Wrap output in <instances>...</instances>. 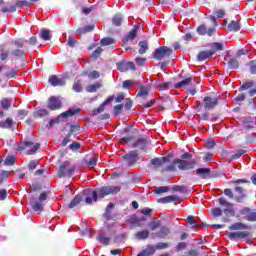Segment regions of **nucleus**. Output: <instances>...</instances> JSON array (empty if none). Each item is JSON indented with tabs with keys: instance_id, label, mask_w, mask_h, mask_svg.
<instances>
[{
	"instance_id": "nucleus-25",
	"label": "nucleus",
	"mask_w": 256,
	"mask_h": 256,
	"mask_svg": "<svg viewBox=\"0 0 256 256\" xmlns=\"http://www.w3.org/2000/svg\"><path fill=\"white\" fill-rule=\"evenodd\" d=\"M114 209H115V204L109 203L103 214L104 219H106L107 221H111V219H113V215H111V211Z\"/></svg>"
},
{
	"instance_id": "nucleus-55",
	"label": "nucleus",
	"mask_w": 256,
	"mask_h": 256,
	"mask_svg": "<svg viewBox=\"0 0 256 256\" xmlns=\"http://www.w3.org/2000/svg\"><path fill=\"white\" fill-rule=\"evenodd\" d=\"M196 31L198 35H207V26L205 24L199 25Z\"/></svg>"
},
{
	"instance_id": "nucleus-6",
	"label": "nucleus",
	"mask_w": 256,
	"mask_h": 256,
	"mask_svg": "<svg viewBox=\"0 0 256 256\" xmlns=\"http://www.w3.org/2000/svg\"><path fill=\"white\" fill-rule=\"evenodd\" d=\"M70 162L65 161L62 165H60L58 170V177L61 179L62 177H72V175H75V171H77L76 166H72L69 168Z\"/></svg>"
},
{
	"instance_id": "nucleus-22",
	"label": "nucleus",
	"mask_w": 256,
	"mask_h": 256,
	"mask_svg": "<svg viewBox=\"0 0 256 256\" xmlns=\"http://www.w3.org/2000/svg\"><path fill=\"white\" fill-rule=\"evenodd\" d=\"M49 83L52 84L53 87H63V85H65V80L57 77V75H51L49 77Z\"/></svg>"
},
{
	"instance_id": "nucleus-36",
	"label": "nucleus",
	"mask_w": 256,
	"mask_h": 256,
	"mask_svg": "<svg viewBox=\"0 0 256 256\" xmlns=\"http://www.w3.org/2000/svg\"><path fill=\"white\" fill-rule=\"evenodd\" d=\"M98 89H101V84L99 82H95L86 87L87 93H96Z\"/></svg>"
},
{
	"instance_id": "nucleus-13",
	"label": "nucleus",
	"mask_w": 256,
	"mask_h": 256,
	"mask_svg": "<svg viewBox=\"0 0 256 256\" xmlns=\"http://www.w3.org/2000/svg\"><path fill=\"white\" fill-rule=\"evenodd\" d=\"M48 109L50 111H57L63 107V104L61 102V99H59L57 96H51L48 99V104H47Z\"/></svg>"
},
{
	"instance_id": "nucleus-14",
	"label": "nucleus",
	"mask_w": 256,
	"mask_h": 256,
	"mask_svg": "<svg viewBox=\"0 0 256 256\" xmlns=\"http://www.w3.org/2000/svg\"><path fill=\"white\" fill-rule=\"evenodd\" d=\"M117 69L118 71H121V73H125L127 71H135V63L122 61L117 64Z\"/></svg>"
},
{
	"instance_id": "nucleus-4",
	"label": "nucleus",
	"mask_w": 256,
	"mask_h": 256,
	"mask_svg": "<svg viewBox=\"0 0 256 256\" xmlns=\"http://www.w3.org/2000/svg\"><path fill=\"white\" fill-rule=\"evenodd\" d=\"M210 213L212 217H221V215H223L224 213V215L226 216L222 219L224 223H229L228 217H235V210L233 208H225L222 210L219 207H215L211 209Z\"/></svg>"
},
{
	"instance_id": "nucleus-29",
	"label": "nucleus",
	"mask_w": 256,
	"mask_h": 256,
	"mask_svg": "<svg viewBox=\"0 0 256 256\" xmlns=\"http://www.w3.org/2000/svg\"><path fill=\"white\" fill-rule=\"evenodd\" d=\"M149 230L144 229L135 234V238L138 239V241H145V239H149Z\"/></svg>"
},
{
	"instance_id": "nucleus-11",
	"label": "nucleus",
	"mask_w": 256,
	"mask_h": 256,
	"mask_svg": "<svg viewBox=\"0 0 256 256\" xmlns=\"http://www.w3.org/2000/svg\"><path fill=\"white\" fill-rule=\"evenodd\" d=\"M121 136L124 143H131V141L135 139V129H133L131 126H127L122 130Z\"/></svg>"
},
{
	"instance_id": "nucleus-15",
	"label": "nucleus",
	"mask_w": 256,
	"mask_h": 256,
	"mask_svg": "<svg viewBox=\"0 0 256 256\" xmlns=\"http://www.w3.org/2000/svg\"><path fill=\"white\" fill-rule=\"evenodd\" d=\"M149 141L147 138H140L137 141L133 142V149H139L140 151H147V145Z\"/></svg>"
},
{
	"instance_id": "nucleus-53",
	"label": "nucleus",
	"mask_w": 256,
	"mask_h": 256,
	"mask_svg": "<svg viewBox=\"0 0 256 256\" xmlns=\"http://www.w3.org/2000/svg\"><path fill=\"white\" fill-rule=\"evenodd\" d=\"M32 209L38 213H41L43 211V203L41 202H34L32 204Z\"/></svg>"
},
{
	"instance_id": "nucleus-40",
	"label": "nucleus",
	"mask_w": 256,
	"mask_h": 256,
	"mask_svg": "<svg viewBox=\"0 0 256 256\" xmlns=\"http://www.w3.org/2000/svg\"><path fill=\"white\" fill-rule=\"evenodd\" d=\"M112 23L115 25V27H120V25L123 23V16H121V14H116L112 18Z\"/></svg>"
},
{
	"instance_id": "nucleus-8",
	"label": "nucleus",
	"mask_w": 256,
	"mask_h": 256,
	"mask_svg": "<svg viewBox=\"0 0 256 256\" xmlns=\"http://www.w3.org/2000/svg\"><path fill=\"white\" fill-rule=\"evenodd\" d=\"M122 161L127 167H135L139 162V152L137 150L130 151L122 157Z\"/></svg>"
},
{
	"instance_id": "nucleus-56",
	"label": "nucleus",
	"mask_w": 256,
	"mask_h": 256,
	"mask_svg": "<svg viewBox=\"0 0 256 256\" xmlns=\"http://www.w3.org/2000/svg\"><path fill=\"white\" fill-rule=\"evenodd\" d=\"M47 115H49V111L40 109L35 112L34 117H47Z\"/></svg>"
},
{
	"instance_id": "nucleus-27",
	"label": "nucleus",
	"mask_w": 256,
	"mask_h": 256,
	"mask_svg": "<svg viewBox=\"0 0 256 256\" xmlns=\"http://www.w3.org/2000/svg\"><path fill=\"white\" fill-rule=\"evenodd\" d=\"M190 85H193V78L188 77L174 85V89H181V87H189Z\"/></svg>"
},
{
	"instance_id": "nucleus-10",
	"label": "nucleus",
	"mask_w": 256,
	"mask_h": 256,
	"mask_svg": "<svg viewBox=\"0 0 256 256\" xmlns=\"http://www.w3.org/2000/svg\"><path fill=\"white\" fill-rule=\"evenodd\" d=\"M14 47L16 49L11 51V55L12 57H19V59H25V51H23V47H24V43L21 40H16L13 43Z\"/></svg>"
},
{
	"instance_id": "nucleus-51",
	"label": "nucleus",
	"mask_w": 256,
	"mask_h": 256,
	"mask_svg": "<svg viewBox=\"0 0 256 256\" xmlns=\"http://www.w3.org/2000/svg\"><path fill=\"white\" fill-rule=\"evenodd\" d=\"M72 89L73 91H75V93H81L83 91V87L81 86V81L79 80L75 81Z\"/></svg>"
},
{
	"instance_id": "nucleus-38",
	"label": "nucleus",
	"mask_w": 256,
	"mask_h": 256,
	"mask_svg": "<svg viewBox=\"0 0 256 256\" xmlns=\"http://www.w3.org/2000/svg\"><path fill=\"white\" fill-rule=\"evenodd\" d=\"M209 47L214 49V50H210V51H215V53H217V51H223V49H224L223 43H220V42H213L209 45Z\"/></svg>"
},
{
	"instance_id": "nucleus-16",
	"label": "nucleus",
	"mask_w": 256,
	"mask_h": 256,
	"mask_svg": "<svg viewBox=\"0 0 256 256\" xmlns=\"http://www.w3.org/2000/svg\"><path fill=\"white\" fill-rule=\"evenodd\" d=\"M165 163H171V156H164L160 158H153L151 160V165L154 167H162Z\"/></svg>"
},
{
	"instance_id": "nucleus-2",
	"label": "nucleus",
	"mask_w": 256,
	"mask_h": 256,
	"mask_svg": "<svg viewBox=\"0 0 256 256\" xmlns=\"http://www.w3.org/2000/svg\"><path fill=\"white\" fill-rule=\"evenodd\" d=\"M180 169V171H189L193 169L194 167H197V160H183V159H174L172 163L165 168L162 169L161 173H171L177 171V167Z\"/></svg>"
},
{
	"instance_id": "nucleus-41",
	"label": "nucleus",
	"mask_w": 256,
	"mask_h": 256,
	"mask_svg": "<svg viewBox=\"0 0 256 256\" xmlns=\"http://www.w3.org/2000/svg\"><path fill=\"white\" fill-rule=\"evenodd\" d=\"M85 164L89 167V169L97 167V157L93 156L89 160L85 159Z\"/></svg>"
},
{
	"instance_id": "nucleus-20",
	"label": "nucleus",
	"mask_w": 256,
	"mask_h": 256,
	"mask_svg": "<svg viewBox=\"0 0 256 256\" xmlns=\"http://www.w3.org/2000/svg\"><path fill=\"white\" fill-rule=\"evenodd\" d=\"M196 175L201 179H211V168H198L196 169Z\"/></svg>"
},
{
	"instance_id": "nucleus-52",
	"label": "nucleus",
	"mask_w": 256,
	"mask_h": 256,
	"mask_svg": "<svg viewBox=\"0 0 256 256\" xmlns=\"http://www.w3.org/2000/svg\"><path fill=\"white\" fill-rule=\"evenodd\" d=\"M218 203L222 207H233V204L231 202L227 201V199H225L223 197L218 199Z\"/></svg>"
},
{
	"instance_id": "nucleus-45",
	"label": "nucleus",
	"mask_w": 256,
	"mask_h": 256,
	"mask_svg": "<svg viewBox=\"0 0 256 256\" xmlns=\"http://www.w3.org/2000/svg\"><path fill=\"white\" fill-rule=\"evenodd\" d=\"M102 46H107V45H115V39L110 38V37H105L100 41Z\"/></svg>"
},
{
	"instance_id": "nucleus-33",
	"label": "nucleus",
	"mask_w": 256,
	"mask_h": 256,
	"mask_svg": "<svg viewBox=\"0 0 256 256\" xmlns=\"http://www.w3.org/2000/svg\"><path fill=\"white\" fill-rule=\"evenodd\" d=\"M230 231H242L245 229H249V226L243 224L241 222H237L229 227Z\"/></svg>"
},
{
	"instance_id": "nucleus-7",
	"label": "nucleus",
	"mask_w": 256,
	"mask_h": 256,
	"mask_svg": "<svg viewBox=\"0 0 256 256\" xmlns=\"http://www.w3.org/2000/svg\"><path fill=\"white\" fill-rule=\"evenodd\" d=\"M172 55H173V49L167 46H161L154 50L153 57L154 59H156V61H163V59L167 57H171Z\"/></svg>"
},
{
	"instance_id": "nucleus-63",
	"label": "nucleus",
	"mask_w": 256,
	"mask_h": 256,
	"mask_svg": "<svg viewBox=\"0 0 256 256\" xmlns=\"http://www.w3.org/2000/svg\"><path fill=\"white\" fill-rule=\"evenodd\" d=\"M250 73L256 75V60L250 62Z\"/></svg>"
},
{
	"instance_id": "nucleus-32",
	"label": "nucleus",
	"mask_w": 256,
	"mask_h": 256,
	"mask_svg": "<svg viewBox=\"0 0 256 256\" xmlns=\"http://www.w3.org/2000/svg\"><path fill=\"white\" fill-rule=\"evenodd\" d=\"M227 28H228V31H234L235 33H237V31L241 29V23H239V21L232 20L228 24Z\"/></svg>"
},
{
	"instance_id": "nucleus-17",
	"label": "nucleus",
	"mask_w": 256,
	"mask_h": 256,
	"mask_svg": "<svg viewBox=\"0 0 256 256\" xmlns=\"http://www.w3.org/2000/svg\"><path fill=\"white\" fill-rule=\"evenodd\" d=\"M141 26L139 24L135 25L134 28L126 35L124 38H122L123 43H129V41H133L137 37V31H139V28Z\"/></svg>"
},
{
	"instance_id": "nucleus-26",
	"label": "nucleus",
	"mask_w": 256,
	"mask_h": 256,
	"mask_svg": "<svg viewBox=\"0 0 256 256\" xmlns=\"http://www.w3.org/2000/svg\"><path fill=\"white\" fill-rule=\"evenodd\" d=\"M169 233H171V229H169L167 226H162L160 227L159 231L156 232V236H158L159 239H165Z\"/></svg>"
},
{
	"instance_id": "nucleus-3",
	"label": "nucleus",
	"mask_w": 256,
	"mask_h": 256,
	"mask_svg": "<svg viewBox=\"0 0 256 256\" xmlns=\"http://www.w3.org/2000/svg\"><path fill=\"white\" fill-rule=\"evenodd\" d=\"M234 191L235 193H233V190H231V188H226L224 189L223 193L229 199H233L234 201H236V203H244V201L248 197L247 190H245V188L241 186H235Z\"/></svg>"
},
{
	"instance_id": "nucleus-49",
	"label": "nucleus",
	"mask_w": 256,
	"mask_h": 256,
	"mask_svg": "<svg viewBox=\"0 0 256 256\" xmlns=\"http://www.w3.org/2000/svg\"><path fill=\"white\" fill-rule=\"evenodd\" d=\"M93 29H95V26L88 25V26L78 29V33H80V34L91 33V31H93Z\"/></svg>"
},
{
	"instance_id": "nucleus-44",
	"label": "nucleus",
	"mask_w": 256,
	"mask_h": 256,
	"mask_svg": "<svg viewBox=\"0 0 256 256\" xmlns=\"http://www.w3.org/2000/svg\"><path fill=\"white\" fill-rule=\"evenodd\" d=\"M15 161H17L15 156H7L4 160V165L11 167L15 165Z\"/></svg>"
},
{
	"instance_id": "nucleus-60",
	"label": "nucleus",
	"mask_w": 256,
	"mask_h": 256,
	"mask_svg": "<svg viewBox=\"0 0 256 256\" xmlns=\"http://www.w3.org/2000/svg\"><path fill=\"white\" fill-rule=\"evenodd\" d=\"M101 53H103V50L101 49V47L96 48V50L92 53V57L94 60L99 59V57H101Z\"/></svg>"
},
{
	"instance_id": "nucleus-58",
	"label": "nucleus",
	"mask_w": 256,
	"mask_h": 256,
	"mask_svg": "<svg viewBox=\"0 0 256 256\" xmlns=\"http://www.w3.org/2000/svg\"><path fill=\"white\" fill-rule=\"evenodd\" d=\"M16 7L19 9H21V7H31V2L27 0L18 1L16 2Z\"/></svg>"
},
{
	"instance_id": "nucleus-9",
	"label": "nucleus",
	"mask_w": 256,
	"mask_h": 256,
	"mask_svg": "<svg viewBox=\"0 0 256 256\" xmlns=\"http://www.w3.org/2000/svg\"><path fill=\"white\" fill-rule=\"evenodd\" d=\"M219 105V97L205 96L203 98V107L206 111H212Z\"/></svg>"
},
{
	"instance_id": "nucleus-62",
	"label": "nucleus",
	"mask_w": 256,
	"mask_h": 256,
	"mask_svg": "<svg viewBox=\"0 0 256 256\" xmlns=\"http://www.w3.org/2000/svg\"><path fill=\"white\" fill-rule=\"evenodd\" d=\"M88 77L89 79H99L101 74L97 70H94L88 74Z\"/></svg>"
},
{
	"instance_id": "nucleus-23",
	"label": "nucleus",
	"mask_w": 256,
	"mask_h": 256,
	"mask_svg": "<svg viewBox=\"0 0 256 256\" xmlns=\"http://www.w3.org/2000/svg\"><path fill=\"white\" fill-rule=\"evenodd\" d=\"M229 239H247L249 237V231L232 232L227 235Z\"/></svg>"
},
{
	"instance_id": "nucleus-46",
	"label": "nucleus",
	"mask_w": 256,
	"mask_h": 256,
	"mask_svg": "<svg viewBox=\"0 0 256 256\" xmlns=\"http://www.w3.org/2000/svg\"><path fill=\"white\" fill-rule=\"evenodd\" d=\"M6 79H17V70L11 69L5 73Z\"/></svg>"
},
{
	"instance_id": "nucleus-64",
	"label": "nucleus",
	"mask_w": 256,
	"mask_h": 256,
	"mask_svg": "<svg viewBox=\"0 0 256 256\" xmlns=\"http://www.w3.org/2000/svg\"><path fill=\"white\" fill-rule=\"evenodd\" d=\"M246 221H256V212H250L246 217Z\"/></svg>"
},
{
	"instance_id": "nucleus-30",
	"label": "nucleus",
	"mask_w": 256,
	"mask_h": 256,
	"mask_svg": "<svg viewBox=\"0 0 256 256\" xmlns=\"http://www.w3.org/2000/svg\"><path fill=\"white\" fill-rule=\"evenodd\" d=\"M148 96H149V88L143 85L139 86L137 97H142V99H147Z\"/></svg>"
},
{
	"instance_id": "nucleus-50",
	"label": "nucleus",
	"mask_w": 256,
	"mask_h": 256,
	"mask_svg": "<svg viewBox=\"0 0 256 256\" xmlns=\"http://www.w3.org/2000/svg\"><path fill=\"white\" fill-rule=\"evenodd\" d=\"M80 129H81V126L79 125V123L72 124L70 125V130L68 133L70 135H73V133H79Z\"/></svg>"
},
{
	"instance_id": "nucleus-18",
	"label": "nucleus",
	"mask_w": 256,
	"mask_h": 256,
	"mask_svg": "<svg viewBox=\"0 0 256 256\" xmlns=\"http://www.w3.org/2000/svg\"><path fill=\"white\" fill-rule=\"evenodd\" d=\"M114 99V96L108 97L98 108L92 110V115H99L100 113H103L105 111V106L109 105V103H111V101Z\"/></svg>"
},
{
	"instance_id": "nucleus-35",
	"label": "nucleus",
	"mask_w": 256,
	"mask_h": 256,
	"mask_svg": "<svg viewBox=\"0 0 256 256\" xmlns=\"http://www.w3.org/2000/svg\"><path fill=\"white\" fill-rule=\"evenodd\" d=\"M239 59L237 56L228 60L229 69H239Z\"/></svg>"
},
{
	"instance_id": "nucleus-48",
	"label": "nucleus",
	"mask_w": 256,
	"mask_h": 256,
	"mask_svg": "<svg viewBox=\"0 0 256 256\" xmlns=\"http://www.w3.org/2000/svg\"><path fill=\"white\" fill-rule=\"evenodd\" d=\"M155 251H161L163 249H169V243H165V242H158L155 246H154Z\"/></svg>"
},
{
	"instance_id": "nucleus-19",
	"label": "nucleus",
	"mask_w": 256,
	"mask_h": 256,
	"mask_svg": "<svg viewBox=\"0 0 256 256\" xmlns=\"http://www.w3.org/2000/svg\"><path fill=\"white\" fill-rule=\"evenodd\" d=\"M15 125V120L11 117H7L5 120L0 121V129H9L13 131V126Z\"/></svg>"
},
{
	"instance_id": "nucleus-5",
	"label": "nucleus",
	"mask_w": 256,
	"mask_h": 256,
	"mask_svg": "<svg viewBox=\"0 0 256 256\" xmlns=\"http://www.w3.org/2000/svg\"><path fill=\"white\" fill-rule=\"evenodd\" d=\"M119 191H121L120 186H102L96 191L97 201H99V199H103L104 197H107V195H117Z\"/></svg>"
},
{
	"instance_id": "nucleus-21",
	"label": "nucleus",
	"mask_w": 256,
	"mask_h": 256,
	"mask_svg": "<svg viewBox=\"0 0 256 256\" xmlns=\"http://www.w3.org/2000/svg\"><path fill=\"white\" fill-rule=\"evenodd\" d=\"M213 55H215V51L204 50V51H200L198 53L197 59H198V61H207V59H211V57H213Z\"/></svg>"
},
{
	"instance_id": "nucleus-37",
	"label": "nucleus",
	"mask_w": 256,
	"mask_h": 256,
	"mask_svg": "<svg viewBox=\"0 0 256 256\" xmlns=\"http://www.w3.org/2000/svg\"><path fill=\"white\" fill-rule=\"evenodd\" d=\"M0 108L4 111H9L11 108V102L7 98H2L0 101Z\"/></svg>"
},
{
	"instance_id": "nucleus-54",
	"label": "nucleus",
	"mask_w": 256,
	"mask_h": 256,
	"mask_svg": "<svg viewBox=\"0 0 256 256\" xmlns=\"http://www.w3.org/2000/svg\"><path fill=\"white\" fill-rule=\"evenodd\" d=\"M251 87H255V83L253 81H249L244 83L240 88L239 91H245L247 89H251Z\"/></svg>"
},
{
	"instance_id": "nucleus-28",
	"label": "nucleus",
	"mask_w": 256,
	"mask_h": 256,
	"mask_svg": "<svg viewBox=\"0 0 256 256\" xmlns=\"http://www.w3.org/2000/svg\"><path fill=\"white\" fill-rule=\"evenodd\" d=\"M155 255V246L148 245L146 249L142 250L140 253H138L137 256H151Z\"/></svg>"
},
{
	"instance_id": "nucleus-59",
	"label": "nucleus",
	"mask_w": 256,
	"mask_h": 256,
	"mask_svg": "<svg viewBox=\"0 0 256 256\" xmlns=\"http://www.w3.org/2000/svg\"><path fill=\"white\" fill-rule=\"evenodd\" d=\"M41 189H43V187L41 186V183L36 182L32 184L30 192L35 193L37 191H41Z\"/></svg>"
},
{
	"instance_id": "nucleus-39",
	"label": "nucleus",
	"mask_w": 256,
	"mask_h": 256,
	"mask_svg": "<svg viewBox=\"0 0 256 256\" xmlns=\"http://www.w3.org/2000/svg\"><path fill=\"white\" fill-rule=\"evenodd\" d=\"M40 37L43 41H51V32L46 29H42L40 32Z\"/></svg>"
},
{
	"instance_id": "nucleus-31",
	"label": "nucleus",
	"mask_w": 256,
	"mask_h": 256,
	"mask_svg": "<svg viewBox=\"0 0 256 256\" xmlns=\"http://www.w3.org/2000/svg\"><path fill=\"white\" fill-rule=\"evenodd\" d=\"M138 47H139V50H138L139 55H145V53L149 51V44L147 43V41H140L138 44Z\"/></svg>"
},
{
	"instance_id": "nucleus-43",
	"label": "nucleus",
	"mask_w": 256,
	"mask_h": 256,
	"mask_svg": "<svg viewBox=\"0 0 256 256\" xmlns=\"http://www.w3.org/2000/svg\"><path fill=\"white\" fill-rule=\"evenodd\" d=\"M171 87H173V83H171V82H163L158 85L159 91H167V90L171 89Z\"/></svg>"
},
{
	"instance_id": "nucleus-57",
	"label": "nucleus",
	"mask_w": 256,
	"mask_h": 256,
	"mask_svg": "<svg viewBox=\"0 0 256 256\" xmlns=\"http://www.w3.org/2000/svg\"><path fill=\"white\" fill-rule=\"evenodd\" d=\"M170 189L171 188H169V186L157 187L155 193H157V195H161V193H167V191H170Z\"/></svg>"
},
{
	"instance_id": "nucleus-61",
	"label": "nucleus",
	"mask_w": 256,
	"mask_h": 256,
	"mask_svg": "<svg viewBox=\"0 0 256 256\" xmlns=\"http://www.w3.org/2000/svg\"><path fill=\"white\" fill-rule=\"evenodd\" d=\"M97 239L102 243V245H109V241H111V238L105 236H98Z\"/></svg>"
},
{
	"instance_id": "nucleus-1",
	"label": "nucleus",
	"mask_w": 256,
	"mask_h": 256,
	"mask_svg": "<svg viewBox=\"0 0 256 256\" xmlns=\"http://www.w3.org/2000/svg\"><path fill=\"white\" fill-rule=\"evenodd\" d=\"M82 201H85L87 205H91L93 201L97 202V190L86 189L78 193L68 204V209H74Z\"/></svg>"
},
{
	"instance_id": "nucleus-24",
	"label": "nucleus",
	"mask_w": 256,
	"mask_h": 256,
	"mask_svg": "<svg viewBox=\"0 0 256 256\" xmlns=\"http://www.w3.org/2000/svg\"><path fill=\"white\" fill-rule=\"evenodd\" d=\"M77 113H81V109H68L67 111L60 114V117L62 119H69V117H73L74 115H77Z\"/></svg>"
},
{
	"instance_id": "nucleus-34",
	"label": "nucleus",
	"mask_w": 256,
	"mask_h": 256,
	"mask_svg": "<svg viewBox=\"0 0 256 256\" xmlns=\"http://www.w3.org/2000/svg\"><path fill=\"white\" fill-rule=\"evenodd\" d=\"M9 55H11V51L4 47H0V61H7L9 59Z\"/></svg>"
},
{
	"instance_id": "nucleus-12",
	"label": "nucleus",
	"mask_w": 256,
	"mask_h": 256,
	"mask_svg": "<svg viewBox=\"0 0 256 256\" xmlns=\"http://www.w3.org/2000/svg\"><path fill=\"white\" fill-rule=\"evenodd\" d=\"M24 149H29L28 155H33V154L37 153V151H39V149H41V144L36 143L33 145V142L25 141L24 145L19 147L20 151H24Z\"/></svg>"
},
{
	"instance_id": "nucleus-42",
	"label": "nucleus",
	"mask_w": 256,
	"mask_h": 256,
	"mask_svg": "<svg viewBox=\"0 0 256 256\" xmlns=\"http://www.w3.org/2000/svg\"><path fill=\"white\" fill-rule=\"evenodd\" d=\"M10 171L0 170V185H3L7 179H9Z\"/></svg>"
},
{
	"instance_id": "nucleus-47",
	"label": "nucleus",
	"mask_w": 256,
	"mask_h": 256,
	"mask_svg": "<svg viewBox=\"0 0 256 256\" xmlns=\"http://www.w3.org/2000/svg\"><path fill=\"white\" fill-rule=\"evenodd\" d=\"M27 115H29V112L27 110H25V109L18 110L17 119L19 121H23V119H25Z\"/></svg>"
}]
</instances>
